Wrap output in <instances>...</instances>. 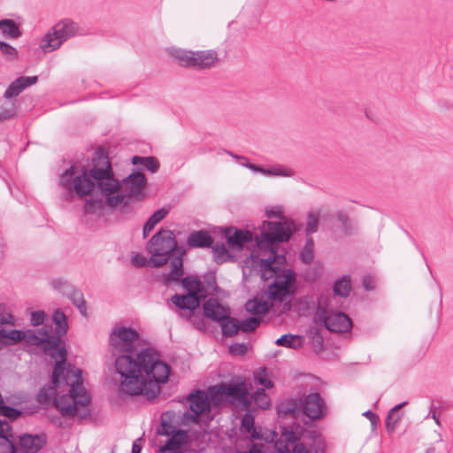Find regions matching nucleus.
<instances>
[{"instance_id":"1","label":"nucleus","mask_w":453,"mask_h":453,"mask_svg":"<svg viewBox=\"0 0 453 453\" xmlns=\"http://www.w3.org/2000/svg\"><path fill=\"white\" fill-rule=\"evenodd\" d=\"M138 338L136 330L115 326L110 334V351L116 372L121 377V392L128 395H145L150 400L159 394V385L167 381L171 368L152 348L136 351L134 343Z\"/></svg>"},{"instance_id":"2","label":"nucleus","mask_w":453,"mask_h":453,"mask_svg":"<svg viewBox=\"0 0 453 453\" xmlns=\"http://www.w3.org/2000/svg\"><path fill=\"white\" fill-rule=\"evenodd\" d=\"M291 237V231L287 222L264 221L259 235L256 236V242L260 250H269L270 256L260 259L261 277L268 280L274 277L273 282L268 287V299L283 302L291 296L290 288L294 285L295 273L288 269L280 271L275 265L276 262L282 263L283 256H278L273 249L274 243L287 242Z\"/></svg>"},{"instance_id":"3","label":"nucleus","mask_w":453,"mask_h":453,"mask_svg":"<svg viewBox=\"0 0 453 453\" xmlns=\"http://www.w3.org/2000/svg\"><path fill=\"white\" fill-rule=\"evenodd\" d=\"M43 387L37 394V401L41 403H55L63 416L85 417L88 413L87 406L90 403V396L83 388L81 370L73 366L65 368L58 382Z\"/></svg>"},{"instance_id":"4","label":"nucleus","mask_w":453,"mask_h":453,"mask_svg":"<svg viewBox=\"0 0 453 453\" xmlns=\"http://www.w3.org/2000/svg\"><path fill=\"white\" fill-rule=\"evenodd\" d=\"M146 249L154 267H161L170 261L171 271L167 273L166 279L169 281L179 282L184 274L183 257L186 251L178 245L173 232L161 228L150 239Z\"/></svg>"},{"instance_id":"5","label":"nucleus","mask_w":453,"mask_h":453,"mask_svg":"<svg viewBox=\"0 0 453 453\" xmlns=\"http://www.w3.org/2000/svg\"><path fill=\"white\" fill-rule=\"evenodd\" d=\"M90 175L95 180V193L103 198H122L120 180L115 177L107 152L97 148L91 159Z\"/></svg>"},{"instance_id":"6","label":"nucleus","mask_w":453,"mask_h":453,"mask_svg":"<svg viewBox=\"0 0 453 453\" xmlns=\"http://www.w3.org/2000/svg\"><path fill=\"white\" fill-rule=\"evenodd\" d=\"M331 301L329 293H319L305 297L307 307L314 311L313 319L316 324L324 325L331 332H348L352 326L350 318L343 312L329 313Z\"/></svg>"},{"instance_id":"7","label":"nucleus","mask_w":453,"mask_h":453,"mask_svg":"<svg viewBox=\"0 0 453 453\" xmlns=\"http://www.w3.org/2000/svg\"><path fill=\"white\" fill-rule=\"evenodd\" d=\"M30 345H41L44 352L57 360L53 367V382H58L59 377L64 373L65 365L66 362L67 350L65 346H61L62 340L55 337L51 334V330L46 326L38 331L28 330L24 332V338Z\"/></svg>"},{"instance_id":"8","label":"nucleus","mask_w":453,"mask_h":453,"mask_svg":"<svg viewBox=\"0 0 453 453\" xmlns=\"http://www.w3.org/2000/svg\"><path fill=\"white\" fill-rule=\"evenodd\" d=\"M326 442L322 435L310 431L305 442L291 427H283L281 434L274 442L277 453H326Z\"/></svg>"},{"instance_id":"9","label":"nucleus","mask_w":453,"mask_h":453,"mask_svg":"<svg viewBox=\"0 0 453 453\" xmlns=\"http://www.w3.org/2000/svg\"><path fill=\"white\" fill-rule=\"evenodd\" d=\"M95 180L90 175V168L82 167L81 171L75 170L72 165L66 169L59 178L61 187L68 191H73L79 196H87L95 192Z\"/></svg>"},{"instance_id":"10","label":"nucleus","mask_w":453,"mask_h":453,"mask_svg":"<svg viewBox=\"0 0 453 453\" xmlns=\"http://www.w3.org/2000/svg\"><path fill=\"white\" fill-rule=\"evenodd\" d=\"M79 31V25L69 19L55 24L41 41L40 48L45 53L58 50L64 42L74 36Z\"/></svg>"},{"instance_id":"11","label":"nucleus","mask_w":453,"mask_h":453,"mask_svg":"<svg viewBox=\"0 0 453 453\" xmlns=\"http://www.w3.org/2000/svg\"><path fill=\"white\" fill-rule=\"evenodd\" d=\"M131 200H86L84 204L83 221L89 224L109 211L118 210L121 213L130 211Z\"/></svg>"},{"instance_id":"12","label":"nucleus","mask_w":453,"mask_h":453,"mask_svg":"<svg viewBox=\"0 0 453 453\" xmlns=\"http://www.w3.org/2000/svg\"><path fill=\"white\" fill-rule=\"evenodd\" d=\"M171 53L180 65L201 69L210 68L218 58L217 53L213 50L191 51L173 49Z\"/></svg>"},{"instance_id":"13","label":"nucleus","mask_w":453,"mask_h":453,"mask_svg":"<svg viewBox=\"0 0 453 453\" xmlns=\"http://www.w3.org/2000/svg\"><path fill=\"white\" fill-rule=\"evenodd\" d=\"M168 415L165 413L161 416V424L157 429V434L170 436L165 444L161 446L160 451H166L168 449H179L181 444L185 441L186 432L176 429V427L167 420Z\"/></svg>"},{"instance_id":"14","label":"nucleus","mask_w":453,"mask_h":453,"mask_svg":"<svg viewBox=\"0 0 453 453\" xmlns=\"http://www.w3.org/2000/svg\"><path fill=\"white\" fill-rule=\"evenodd\" d=\"M147 184L145 175L140 171H134L120 180V196L131 198L142 195Z\"/></svg>"},{"instance_id":"15","label":"nucleus","mask_w":453,"mask_h":453,"mask_svg":"<svg viewBox=\"0 0 453 453\" xmlns=\"http://www.w3.org/2000/svg\"><path fill=\"white\" fill-rule=\"evenodd\" d=\"M218 392L235 400L242 404L243 409L250 410L251 401L249 396L247 385L244 381L222 383L218 388Z\"/></svg>"},{"instance_id":"16","label":"nucleus","mask_w":453,"mask_h":453,"mask_svg":"<svg viewBox=\"0 0 453 453\" xmlns=\"http://www.w3.org/2000/svg\"><path fill=\"white\" fill-rule=\"evenodd\" d=\"M325 413V403L319 393H311L302 398V414L311 420L319 419Z\"/></svg>"},{"instance_id":"17","label":"nucleus","mask_w":453,"mask_h":453,"mask_svg":"<svg viewBox=\"0 0 453 453\" xmlns=\"http://www.w3.org/2000/svg\"><path fill=\"white\" fill-rule=\"evenodd\" d=\"M188 401L194 418H198L203 412L210 410L211 403L204 391L195 390L191 392L188 395Z\"/></svg>"},{"instance_id":"18","label":"nucleus","mask_w":453,"mask_h":453,"mask_svg":"<svg viewBox=\"0 0 453 453\" xmlns=\"http://www.w3.org/2000/svg\"><path fill=\"white\" fill-rule=\"evenodd\" d=\"M44 441L38 435L29 434H22L19 437V453H36L43 446Z\"/></svg>"},{"instance_id":"19","label":"nucleus","mask_w":453,"mask_h":453,"mask_svg":"<svg viewBox=\"0 0 453 453\" xmlns=\"http://www.w3.org/2000/svg\"><path fill=\"white\" fill-rule=\"evenodd\" d=\"M204 315L215 321H221L229 314V310L220 304L218 300L210 298L204 302L203 305Z\"/></svg>"},{"instance_id":"20","label":"nucleus","mask_w":453,"mask_h":453,"mask_svg":"<svg viewBox=\"0 0 453 453\" xmlns=\"http://www.w3.org/2000/svg\"><path fill=\"white\" fill-rule=\"evenodd\" d=\"M248 169L266 177H291L294 174L290 168L284 165H272L265 168L257 165H248Z\"/></svg>"},{"instance_id":"21","label":"nucleus","mask_w":453,"mask_h":453,"mask_svg":"<svg viewBox=\"0 0 453 453\" xmlns=\"http://www.w3.org/2000/svg\"><path fill=\"white\" fill-rule=\"evenodd\" d=\"M37 76H22L12 81L4 92V98L10 99L19 95L25 88L36 83Z\"/></svg>"},{"instance_id":"22","label":"nucleus","mask_w":453,"mask_h":453,"mask_svg":"<svg viewBox=\"0 0 453 453\" xmlns=\"http://www.w3.org/2000/svg\"><path fill=\"white\" fill-rule=\"evenodd\" d=\"M232 229H227L226 233L227 243L232 249H242L245 243L252 241L253 234L249 230L235 229L233 234H230Z\"/></svg>"},{"instance_id":"23","label":"nucleus","mask_w":453,"mask_h":453,"mask_svg":"<svg viewBox=\"0 0 453 453\" xmlns=\"http://www.w3.org/2000/svg\"><path fill=\"white\" fill-rule=\"evenodd\" d=\"M213 239L206 230L191 232L187 238V244L191 248H210Z\"/></svg>"},{"instance_id":"24","label":"nucleus","mask_w":453,"mask_h":453,"mask_svg":"<svg viewBox=\"0 0 453 453\" xmlns=\"http://www.w3.org/2000/svg\"><path fill=\"white\" fill-rule=\"evenodd\" d=\"M278 412L281 416L297 418L302 414V398L282 401L278 405Z\"/></svg>"},{"instance_id":"25","label":"nucleus","mask_w":453,"mask_h":453,"mask_svg":"<svg viewBox=\"0 0 453 453\" xmlns=\"http://www.w3.org/2000/svg\"><path fill=\"white\" fill-rule=\"evenodd\" d=\"M273 306L268 301H264L259 298L250 299L245 303L246 311L253 314L254 317L261 318L266 314Z\"/></svg>"},{"instance_id":"26","label":"nucleus","mask_w":453,"mask_h":453,"mask_svg":"<svg viewBox=\"0 0 453 453\" xmlns=\"http://www.w3.org/2000/svg\"><path fill=\"white\" fill-rule=\"evenodd\" d=\"M199 296H193L192 294L187 293V295L175 294L172 297V302L174 305L180 309H186L189 311H194L200 304Z\"/></svg>"},{"instance_id":"27","label":"nucleus","mask_w":453,"mask_h":453,"mask_svg":"<svg viewBox=\"0 0 453 453\" xmlns=\"http://www.w3.org/2000/svg\"><path fill=\"white\" fill-rule=\"evenodd\" d=\"M24 338V331L18 329H0V347L1 349L5 346L15 345Z\"/></svg>"},{"instance_id":"28","label":"nucleus","mask_w":453,"mask_h":453,"mask_svg":"<svg viewBox=\"0 0 453 453\" xmlns=\"http://www.w3.org/2000/svg\"><path fill=\"white\" fill-rule=\"evenodd\" d=\"M179 281H181L183 288L187 289L188 293L199 296V299L204 297V295L201 293L203 286L198 278L195 276H186L182 279L180 278Z\"/></svg>"},{"instance_id":"29","label":"nucleus","mask_w":453,"mask_h":453,"mask_svg":"<svg viewBox=\"0 0 453 453\" xmlns=\"http://www.w3.org/2000/svg\"><path fill=\"white\" fill-rule=\"evenodd\" d=\"M52 321L55 324V337H58L62 340V337L66 334L67 318L65 314L59 309L56 310L52 314Z\"/></svg>"},{"instance_id":"30","label":"nucleus","mask_w":453,"mask_h":453,"mask_svg":"<svg viewBox=\"0 0 453 453\" xmlns=\"http://www.w3.org/2000/svg\"><path fill=\"white\" fill-rule=\"evenodd\" d=\"M275 344L288 349H297L303 344V336L298 334H285L275 341Z\"/></svg>"},{"instance_id":"31","label":"nucleus","mask_w":453,"mask_h":453,"mask_svg":"<svg viewBox=\"0 0 453 453\" xmlns=\"http://www.w3.org/2000/svg\"><path fill=\"white\" fill-rule=\"evenodd\" d=\"M64 296H66L71 302L77 307L79 311L86 316L87 307L86 301L84 300L83 294L81 291L76 289L73 286L65 293Z\"/></svg>"},{"instance_id":"32","label":"nucleus","mask_w":453,"mask_h":453,"mask_svg":"<svg viewBox=\"0 0 453 453\" xmlns=\"http://www.w3.org/2000/svg\"><path fill=\"white\" fill-rule=\"evenodd\" d=\"M222 334L226 337H232L235 335L240 328L239 320L235 318L230 317L229 314L219 321Z\"/></svg>"},{"instance_id":"33","label":"nucleus","mask_w":453,"mask_h":453,"mask_svg":"<svg viewBox=\"0 0 453 453\" xmlns=\"http://www.w3.org/2000/svg\"><path fill=\"white\" fill-rule=\"evenodd\" d=\"M350 290L351 281L350 278L347 275L338 279L333 286V292L334 296L347 297L349 295Z\"/></svg>"},{"instance_id":"34","label":"nucleus","mask_w":453,"mask_h":453,"mask_svg":"<svg viewBox=\"0 0 453 453\" xmlns=\"http://www.w3.org/2000/svg\"><path fill=\"white\" fill-rule=\"evenodd\" d=\"M131 162L133 165H140L151 173H156L159 168V163L154 157L134 156Z\"/></svg>"},{"instance_id":"35","label":"nucleus","mask_w":453,"mask_h":453,"mask_svg":"<svg viewBox=\"0 0 453 453\" xmlns=\"http://www.w3.org/2000/svg\"><path fill=\"white\" fill-rule=\"evenodd\" d=\"M0 435V453H19L12 429Z\"/></svg>"},{"instance_id":"36","label":"nucleus","mask_w":453,"mask_h":453,"mask_svg":"<svg viewBox=\"0 0 453 453\" xmlns=\"http://www.w3.org/2000/svg\"><path fill=\"white\" fill-rule=\"evenodd\" d=\"M0 30L4 35L12 38H18L21 35L20 30L14 20L9 19L0 20Z\"/></svg>"},{"instance_id":"37","label":"nucleus","mask_w":453,"mask_h":453,"mask_svg":"<svg viewBox=\"0 0 453 453\" xmlns=\"http://www.w3.org/2000/svg\"><path fill=\"white\" fill-rule=\"evenodd\" d=\"M14 326L15 318L12 310L6 303H0V326Z\"/></svg>"},{"instance_id":"38","label":"nucleus","mask_w":453,"mask_h":453,"mask_svg":"<svg viewBox=\"0 0 453 453\" xmlns=\"http://www.w3.org/2000/svg\"><path fill=\"white\" fill-rule=\"evenodd\" d=\"M253 399L255 404L262 409L266 410L269 408L271 399L265 391V388H257L253 395L250 396Z\"/></svg>"},{"instance_id":"39","label":"nucleus","mask_w":453,"mask_h":453,"mask_svg":"<svg viewBox=\"0 0 453 453\" xmlns=\"http://www.w3.org/2000/svg\"><path fill=\"white\" fill-rule=\"evenodd\" d=\"M211 247L214 261L217 264H222L225 262L227 256V250L224 243L219 242H213Z\"/></svg>"},{"instance_id":"40","label":"nucleus","mask_w":453,"mask_h":453,"mask_svg":"<svg viewBox=\"0 0 453 453\" xmlns=\"http://www.w3.org/2000/svg\"><path fill=\"white\" fill-rule=\"evenodd\" d=\"M261 320L262 319L257 317H250L244 320H242L241 322H239V330L245 333L252 332L259 326Z\"/></svg>"},{"instance_id":"41","label":"nucleus","mask_w":453,"mask_h":453,"mask_svg":"<svg viewBox=\"0 0 453 453\" xmlns=\"http://www.w3.org/2000/svg\"><path fill=\"white\" fill-rule=\"evenodd\" d=\"M314 242L311 237L307 238L305 245L300 253V258L305 264H310L313 257Z\"/></svg>"},{"instance_id":"42","label":"nucleus","mask_w":453,"mask_h":453,"mask_svg":"<svg viewBox=\"0 0 453 453\" xmlns=\"http://www.w3.org/2000/svg\"><path fill=\"white\" fill-rule=\"evenodd\" d=\"M254 417L250 413H246L242 418V426L250 434H251L253 438H259L258 434L256 432L254 428Z\"/></svg>"},{"instance_id":"43","label":"nucleus","mask_w":453,"mask_h":453,"mask_svg":"<svg viewBox=\"0 0 453 453\" xmlns=\"http://www.w3.org/2000/svg\"><path fill=\"white\" fill-rule=\"evenodd\" d=\"M319 214L318 212H310L307 217L306 229L307 234H313L318 230Z\"/></svg>"},{"instance_id":"44","label":"nucleus","mask_w":453,"mask_h":453,"mask_svg":"<svg viewBox=\"0 0 453 453\" xmlns=\"http://www.w3.org/2000/svg\"><path fill=\"white\" fill-rule=\"evenodd\" d=\"M20 411L13 407L5 405L4 403H3L0 405V415L5 418H9L11 420L16 419L20 415Z\"/></svg>"},{"instance_id":"45","label":"nucleus","mask_w":453,"mask_h":453,"mask_svg":"<svg viewBox=\"0 0 453 453\" xmlns=\"http://www.w3.org/2000/svg\"><path fill=\"white\" fill-rule=\"evenodd\" d=\"M0 50L9 60H13L18 57L17 50L4 42H0Z\"/></svg>"},{"instance_id":"46","label":"nucleus","mask_w":453,"mask_h":453,"mask_svg":"<svg viewBox=\"0 0 453 453\" xmlns=\"http://www.w3.org/2000/svg\"><path fill=\"white\" fill-rule=\"evenodd\" d=\"M51 286L54 289L59 291L63 295L68 292L71 289L73 285L69 284L67 281L62 279H55L51 281Z\"/></svg>"},{"instance_id":"47","label":"nucleus","mask_w":453,"mask_h":453,"mask_svg":"<svg viewBox=\"0 0 453 453\" xmlns=\"http://www.w3.org/2000/svg\"><path fill=\"white\" fill-rule=\"evenodd\" d=\"M47 314L43 311H35L31 312L30 322L34 326H41L44 323Z\"/></svg>"},{"instance_id":"48","label":"nucleus","mask_w":453,"mask_h":453,"mask_svg":"<svg viewBox=\"0 0 453 453\" xmlns=\"http://www.w3.org/2000/svg\"><path fill=\"white\" fill-rule=\"evenodd\" d=\"M401 419V415L393 414L388 411L386 418V428L388 431H394Z\"/></svg>"},{"instance_id":"49","label":"nucleus","mask_w":453,"mask_h":453,"mask_svg":"<svg viewBox=\"0 0 453 453\" xmlns=\"http://www.w3.org/2000/svg\"><path fill=\"white\" fill-rule=\"evenodd\" d=\"M248 350L245 343H234L229 346V351L233 355H244Z\"/></svg>"},{"instance_id":"50","label":"nucleus","mask_w":453,"mask_h":453,"mask_svg":"<svg viewBox=\"0 0 453 453\" xmlns=\"http://www.w3.org/2000/svg\"><path fill=\"white\" fill-rule=\"evenodd\" d=\"M16 111L13 107L12 108H1L0 109V122L12 119L15 117Z\"/></svg>"},{"instance_id":"51","label":"nucleus","mask_w":453,"mask_h":453,"mask_svg":"<svg viewBox=\"0 0 453 453\" xmlns=\"http://www.w3.org/2000/svg\"><path fill=\"white\" fill-rule=\"evenodd\" d=\"M169 211L170 208L168 206H164L157 210L150 217L153 218L156 220V222L159 223L162 219L165 218Z\"/></svg>"},{"instance_id":"52","label":"nucleus","mask_w":453,"mask_h":453,"mask_svg":"<svg viewBox=\"0 0 453 453\" xmlns=\"http://www.w3.org/2000/svg\"><path fill=\"white\" fill-rule=\"evenodd\" d=\"M132 264L136 267L145 266L147 258L140 253H134L132 256Z\"/></svg>"},{"instance_id":"53","label":"nucleus","mask_w":453,"mask_h":453,"mask_svg":"<svg viewBox=\"0 0 453 453\" xmlns=\"http://www.w3.org/2000/svg\"><path fill=\"white\" fill-rule=\"evenodd\" d=\"M158 224L156 220L150 217L147 222L143 226V237L145 238L155 227V226Z\"/></svg>"},{"instance_id":"54","label":"nucleus","mask_w":453,"mask_h":453,"mask_svg":"<svg viewBox=\"0 0 453 453\" xmlns=\"http://www.w3.org/2000/svg\"><path fill=\"white\" fill-rule=\"evenodd\" d=\"M363 287L365 290L371 291L375 288V281L371 276H365L363 278Z\"/></svg>"},{"instance_id":"55","label":"nucleus","mask_w":453,"mask_h":453,"mask_svg":"<svg viewBox=\"0 0 453 453\" xmlns=\"http://www.w3.org/2000/svg\"><path fill=\"white\" fill-rule=\"evenodd\" d=\"M337 219L338 221L342 224V228L345 230V231H348L349 226V218L348 216L342 212V211H340L338 212L337 214Z\"/></svg>"},{"instance_id":"56","label":"nucleus","mask_w":453,"mask_h":453,"mask_svg":"<svg viewBox=\"0 0 453 453\" xmlns=\"http://www.w3.org/2000/svg\"><path fill=\"white\" fill-rule=\"evenodd\" d=\"M255 380H257L264 388H271L273 386V382L269 379L261 377L260 375H255Z\"/></svg>"},{"instance_id":"57","label":"nucleus","mask_w":453,"mask_h":453,"mask_svg":"<svg viewBox=\"0 0 453 453\" xmlns=\"http://www.w3.org/2000/svg\"><path fill=\"white\" fill-rule=\"evenodd\" d=\"M370 421L372 426H376L378 424V417L372 411H366L363 413Z\"/></svg>"},{"instance_id":"58","label":"nucleus","mask_w":453,"mask_h":453,"mask_svg":"<svg viewBox=\"0 0 453 453\" xmlns=\"http://www.w3.org/2000/svg\"><path fill=\"white\" fill-rule=\"evenodd\" d=\"M11 429L12 427L10 424L6 420L0 418V435H2L3 434H8L7 433Z\"/></svg>"},{"instance_id":"59","label":"nucleus","mask_w":453,"mask_h":453,"mask_svg":"<svg viewBox=\"0 0 453 453\" xmlns=\"http://www.w3.org/2000/svg\"><path fill=\"white\" fill-rule=\"evenodd\" d=\"M229 155H231L233 157L236 158L239 160V164L242 165V166H244L246 168H248V165H253L252 163H250L249 161V159L245 157H242V156H237V155H234L233 153L229 152Z\"/></svg>"},{"instance_id":"60","label":"nucleus","mask_w":453,"mask_h":453,"mask_svg":"<svg viewBox=\"0 0 453 453\" xmlns=\"http://www.w3.org/2000/svg\"><path fill=\"white\" fill-rule=\"evenodd\" d=\"M429 417H431L434 420L436 425L441 426L440 418L436 414V411L434 410V406H431L430 411H429L428 415L426 416V418H429Z\"/></svg>"},{"instance_id":"61","label":"nucleus","mask_w":453,"mask_h":453,"mask_svg":"<svg viewBox=\"0 0 453 453\" xmlns=\"http://www.w3.org/2000/svg\"><path fill=\"white\" fill-rule=\"evenodd\" d=\"M141 441L142 438H139L133 443L131 453H141L142 447L139 445V441Z\"/></svg>"},{"instance_id":"62","label":"nucleus","mask_w":453,"mask_h":453,"mask_svg":"<svg viewBox=\"0 0 453 453\" xmlns=\"http://www.w3.org/2000/svg\"><path fill=\"white\" fill-rule=\"evenodd\" d=\"M407 404V402H403V403H400L398 404H396L395 407H393L389 412L393 413V414H397V411H399L400 409H402L403 406H405Z\"/></svg>"},{"instance_id":"63","label":"nucleus","mask_w":453,"mask_h":453,"mask_svg":"<svg viewBox=\"0 0 453 453\" xmlns=\"http://www.w3.org/2000/svg\"><path fill=\"white\" fill-rule=\"evenodd\" d=\"M248 453H261V450L257 446H252Z\"/></svg>"},{"instance_id":"64","label":"nucleus","mask_w":453,"mask_h":453,"mask_svg":"<svg viewBox=\"0 0 453 453\" xmlns=\"http://www.w3.org/2000/svg\"><path fill=\"white\" fill-rule=\"evenodd\" d=\"M161 453H181L178 449H168L166 451H160Z\"/></svg>"}]
</instances>
